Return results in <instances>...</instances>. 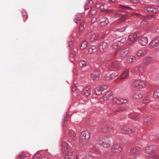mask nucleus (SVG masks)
Wrapping results in <instances>:
<instances>
[{
  "instance_id": "nucleus-28",
  "label": "nucleus",
  "mask_w": 159,
  "mask_h": 159,
  "mask_svg": "<svg viewBox=\"0 0 159 159\" xmlns=\"http://www.w3.org/2000/svg\"><path fill=\"white\" fill-rule=\"evenodd\" d=\"M137 37V34L135 33H133L129 35L128 37V39L129 41L134 42L136 39Z\"/></svg>"
},
{
  "instance_id": "nucleus-10",
  "label": "nucleus",
  "mask_w": 159,
  "mask_h": 159,
  "mask_svg": "<svg viewBox=\"0 0 159 159\" xmlns=\"http://www.w3.org/2000/svg\"><path fill=\"white\" fill-rule=\"evenodd\" d=\"M122 148L118 143H114L111 148V151L113 152L119 153L122 150Z\"/></svg>"
},
{
  "instance_id": "nucleus-11",
  "label": "nucleus",
  "mask_w": 159,
  "mask_h": 159,
  "mask_svg": "<svg viewBox=\"0 0 159 159\" xmlns=\"http://www.w3.org/2000/svg\"><path fill=\"white\" fill-rule=\"evenodd\" d=\"M118 52H119L120 55L122 57L126 56L128 53V48H122L120 50H117V52L114 54V55H116V53Z\"/></svg>"
},
{
  "instance_id": "nucleus-1",
  "label": "nucleus",
  "mask_w": 159,
  "mask_h": 159,
  "mask_svg": "<svg viewBox=\"0 0 159 159\" xmlns=\"http://www.w3.org/2000/svg\"><path fill=\"white\" fill-rule=\"evenodd\" d=\"M102 125L103 127L101 129V131L102 132L111 133L115 131V129L112 125L111 122L110 121H103Z\"/></svg>"
},
{
  "instance_id": "nucleus-3",
  "label": "nucleus",
  "mask_w": 159,
  "mask_h": 159,
  "mask_svg": "<svg viewBox=\"0 0 159 159\" xmlns=\"http://www.w3.org/2000/svg\"><path fill=\"white\" fill-rule=\"evenodd\" d=\"M149 47L153 48L157 50H159V36L152 40L149 44Z\"/></svg>"
},
{
  "instance_id": "nucleus-21",
  "label": "nucleus",
  "mask_w": 159,
  "mask_h": 159,
  "mask_svg": "<svg viewBox=\"0 0 159 159\" xmlns=\"http://www.w3.org/2000/svg\"><path fill=\"white\" fill-rule=\"evenodd\" d=\"M71 117L72 118H74V121L75 122H79L82 119V117L76 113L73 114Z\"/></svg>"
},
{
  "instance_id": "nucleus-52",
  "label": "nucleus",
  "mask_w": 159,
  "mask_h": 159,
  "mask_svg": "<svg viewBox=\"0 0 159 159\" xmlns=\"http://www.w3.org/2000/svg\"><path fill=\"white\" fill-rule=\"evenodd\" d=\"M126 28L125 27H124L122 28L117 29V31H119L120 32H123L125 30Z\"/></svg>"
},
{
  "instance_id": "nucleus-7",
  "label": "nucleus",
  "mask_w": 159,
  "mask_h": 159,
  "mask_svg": "<svg viewBox=\"0 0 159 159\" xmlns=\"http://www.w3.org/2000/svg\"><path fill=\"white\" fill-rule=\"evenodd\" d=\"M145 82L144 81L136 80L132 83V86L134 88H142L145 87Z\"/></svg>"
},
{
  "instance_id": "nucleus-9",
  "label": "nucleus",
  "mask_w": 159,
  "mask_h": 159,
  "mask_svg": "<svg viewBox=\"0 0 159 159\" xmlns=\"http://www.w3.org/2000/svg\"><path fill=\"white\" fill-rule=\"evenodd\" d=\"M135 131V129L131 127L123 126L121 128L120 131L121 133L124 134H130L133 132Z\"/></svg>"
},
{
  "instance_id": "nucleus-32",
  "label": "nucleus",
  "mask_w": 159,
  "mask_h": 159,
  "mask_svg": "<svg viewBox=\"0 0 159 159\" xmlns=\"http://www.w3.org/2000/svg\"><path fill=\"white\" fill-rule=\"evenodd\" d=\"M129 74V70L127 69L125 70L124 72L120 75V78L121 79L126 78Z\"/></svg>"
},
{
  "instance_id": "nucleus-54",
  "label": "nucleus",
  "mask_w": 159,
  "mask_h": 159,
  "mask_svg": "<svg viewBox=\"0 0 159 159\" xmlns=\"http://www.w3.org/2000/svg\"><path fill=\"white\" fill-rule=\"evenodd\" d=\"M23 17V20L24 22H25L28 18L27 16L26 13H25L24 14L22 15Z\"/></svg>"
},
{
  "instance_id": "nucleus-22",
  "label": "nucleus",
  "mask_w": 159,
  "mask_h": 159,
  "mask_svg": "<svg viewBox=\"0 0 159 159\" xmlns=\"http://www.w3.org/2000/svg\"><path fill=\"white\" fill-rule=\"evenodd\" d=\"M148 52L147 48H144L139 50L137 52V55L139 57L143 56L144 55Z\"/></svg>"
},
{
  "instance_id": "nucleus-6",
  "label": "nucleus",
  "mask_w": 159,
  "mask_h": 159,
  "mask_svg": "<svg viewBox=\"0 0 159 159\" xmlns=\"http://www.w3.org/2000/svg\"><path fill=\"white\" fill-rule=\"evenodd\" d=\"M100 143L101 146L104 148H108L110 146L111 141L110 139L107 137H105L102 139Z\"/></svg>"
},
{
  "instance_id": "nucleus-53",
  "label": "nucleus",
  "mask_w": 159,
  "mask_h": 159,
  "mask_svg": "<svg viewBox=\"0 0 159 159\" xmlns=\"http://www.w3.org/2000/svg\"><path fill=\"white\" fill-rule=\"evenodd\" d=\"M76 54L75 53H73L72 52V51H71L70 53V57L71 59H74L76 55Z\"/></svg>"
},
{
  "instance_id": "nucleus-46",
  "label": "nucleus",
  "mask_w": 159,
  "mask_h": 159,
  "mask_svg": "<svg viewBox=\"0 0 159 159\" xmlns=\"http://www.w3.org/2000/svg\"><path fill=\"white\" fill-rule=\"evenodd\" d=\"M138 70L140 72L142 73L144 71V68L143 66H138L137 67Z\"/></svg>"
},
{
  "instance_id": "nucleus-56",
  "label": "nucleus",
  "mask_w": 159,
  "mask_h": 159,
  "mask_svg": "<svg viewBox=\"0 0 159 159\" xmlns=\"http://www.w3.org/2000/svg\"><path fill=\"white\" fill-rule=\"evenodd\" d=\"M101 88V89H102V91H103L104 90L108 88V86L107 85H103L100 87Z\"/></svg>"
},
{
  "instance_id": "nucleus-41",
  "label": "nucleus",
  "mask_w": 159,
  "mask_h": 159,
  "mask_svg": "<svg viewBox=\"0 0 159 159\" xmlns=\"http://www.w3.org/2000/svg\"><path fill=\"white\" fill-rule=\"evenodd\" d=\"M120 45V42L117 41V42L114 43L111 45V47L114 49H116L118 48V46Z\"/></svg>"
},
{
  "instance_id": "nucleus-24",
  "label": "nucleus",
  "mask_w": 159,
  "mask_h": 159,
  "mask_svg": "<svg viewBox=\"0 0 159 159\" xmlns=\"http://www.w3.org/2000/svg\"><path fill=\"white\" fill-rule=\"evenodd\" d=\"M99 39L98 35L97 34H92L90 38V41L93 43Z\"/></svg>"
},
{
  "instance_id": "nucleus-14",
  "label": "nucleus",
  "mask_w": 159,
  "mask_h": 159,
  "mask_svg": "<svg viewBox=\"0 0 159 159\" xmlns=\"http://www.w3.org/2000/svg\"><path fill=\"white\" fill-rule=\"evenodd\" d=\"M142 150V149L140 147H135L131 149L130 152L131 153L133 154H137L139 153Z\"/></svg>"
},
{
  "instance_id": "nucleus-62",
  "label": "nucleus",
  "mask_w": 159,
  "mask_h": 159,
  "mask_svg": "<svg viewBox=\"0 0 159 159\" xmlns=\"http://www.w3.org/2000/svg\"><path fill=\"white\" fill-rule=\"evenodd\" d=\"M125 159H136V158L134 157H130L128 156Z\"/></svg>"
},
{
  "instance_id": "nucleus-51",
  "label": "nucleus",
  "mask_w": 159,
  "mask_h": 159,
  "mask_svg": "<svg viewBox=\"0 0 159 159\" xmlns=\"http://www.w3.org/2000/svg\"><path fill=\"white\" fill-rule=\"evenodd\" d=\"M151 117L150 116H147L144 119V121L147 123L149 122L150 120Z\"/></svg>"
},
{
  "instance_id": "nucleus-20",
  "label": "nucleus",
  "mask_w": 159,
  "mask_h": 159,
  "mask_svg": "<svg viewBox=\"0 0 159 159\" xmlns=\"http://www.w3.org/2000/svg\"><path fill=\"white\" fill-rule=\"evenodd\" d=\"M153 61V59L151 57H146L144 58L143 60V63L145 65H148Z\"/></svg>"
},
{
  "instance_id": "nucleus-31",
  "label": "nucleus",
  "mask_w": 159,
  "mask_h": 159,
  "mask_svg": "<svg viewBox=\"0 0 159 159\" xmlns=\"http://www.w3.org/2000/svg\"><path fill=\"white\" fill-rule=\"evenodd\" d=\"M76 17L75 18L74 20L75 21V22L76 24H78V22L77 21V20H81V18L83 17V16L82 15V14L81 13H78L77 14L75 15Z\"/></svg>"
},
{
  "instance_id": "nucleus-15",
  "label": "nucleus",
  "mask_w": 159,
  "mask_h": 159,
  "mask_svg": "<svg viewBox=\"0 0 159 159\" xmlns=\"http://www.w3.org/2000/svg\"><path fill=\"white\" fill-rule=\"evenodd\" d=\"M143 92L138 91L134 93L133 97L134 99H137L141 98L143 96Z\"/></svg>"
},
{
  "instance_id": "nucleus-64",
  "label": "nucleus",
  "mask_w": 159,
  "mask_h": 159,
  "mask_svg": "<svg viewBox=\"0 0 159 159\" xmlns=\"http://www.w3.org/2000/svg\"><path fill=\"white\" fill-rule=\"evenodd\" d=\"M153 159H159V155H156L153 157Z\"/></svg>"
},
{
  "instance_id": "nucleus-27",
  "label": "nucleus",
  "mask_w": 159,
  "mask_h": 159,
  "mask_svg": "<svg viewBox=\"0 0 159 159\" xmlns=\"http://www.w3.org/2000/svg\"><path fill=\"white\" fill-rule=\"evenodd\" d=\"M149 139L151 141H157L159 140V134L150 135L149 137Z\"/></svg>"
},
{
  "instance_id": "nucleus-40",
  "label": "nucleus",
  "mask_w": 159,
  "mask_h": 159,
  "mask_svg": "<svg viewBox=\"0 0 159 159\" xmlns=\"http://www.w3.org/2000/svg\"><path fill=\"white\" fill-rule=\"evenodd\" d=\"M65 152H66L65 155L66 156L71 157L73 154V150H72L70 148L68 149Z\"/></svg>"
},
{
  "instance_id": "nucleus-59",
  "label": "nucleus",
  "mask_w": 159,
  "mask_h": 159,
  "mask_svg": "<svg viewBox=\"0 0 159 159\" xmlns=\"http://www.w3.org/2000/svg\"><path fill=\"white\" fill-rule=\"evenodd\" d=\"M139 118L138 116L135 115L132 117L131 119L134 120H136L138 119Z\"/></svg>"
},
{
  "instance_id": "nucleus-17",
  "label": "nucleus",
  "mask_w": 159,
  "mask_h": 159,
  "mask_svg": "<svg viewBox=\"0 0 159 159\" xmlns=\"http://www.w3.org/2000/svg\"><path fill=\"white\" fill-rule=\"evenodd\" d=\"M127 109V107L126 106L119 107L113 110L115 112H122L125 111Z\"/></svg>"
},
{
  "instance_id": "nucleus-29",
  "label": "nucleus",
  "mask_w": 159,
  "mask_h": 159,
  "mask_svg": "<svg viewBox=\"0 0 159 159\" xmlns=\"http://www.w3.org/2000/svg\"><path fill=\"white\" fill-rule=\"evenodd\" d=\"M95 7L97 8H99L102 10L104 8V4L98 1L96 2Z\"/></svg>"
},
{
  "instance_id": "nucleus-33",
  "label": "nucleus",
  "mask_w": 159,
  "mask_h": 159,
  "mask_svg": "<svg viewBox=\"0 0 159 159\" xmlns=\"http://www.w3.org/2000/svg\"><path fill=\"white\" fill-rule=\"evenodd\" d=\"M111 95L112 94L111 92H108L103 96V98L105 100H107Z\"/></svg>"
},
{
  "instance_id": "nucleus-13",
  "label": "nucleus",
  "mask_w": 159,
  "mask_h": 159,
  "mask_svg": "<svg viewBox=\"0 0 159 159\" xmlns=\"http://www.w3.org/2000/svg\"><path fill=\"white\" fill-rule=\"evenodd\" d=\"M138 42L141 46H145L148 43V39L146 37H142L139 39Z\"/></svg>"
},
{
  "instance_id": "nucleus-39",
  "label": "nucleus",
  "mask_w": 159,
  "mask_h": 159,
  "mask_svg": "<svg viewBox=\"0 0 159 159\" xmlns=\"http://www.w3.org/2000/svg\"><path fill=\"white\" fill-rule=\"evenodd\" d=\"M27 155L26 154L24 153H21L18 156V159H25L27 158Z\"/></svg>"
},
{
  "instance_id": "nucleus-36",
  "label": "nucleus",
  "mask_w": 159,
  "mask_h": 159,
  "mask_svg": "<svg viewBox=\"0 0 159 159\" xmlns=\"http://www.w3.org/2000/svg\"><path fill=\"white\" fill-rule=\"evenodd\" d=\"M88 42L87 41L85 40L82 43L80 48L81 49H84L86 48L87 46Z\"/></svg>"
},
{
  "instance_id": "nucleus-12",
  "label": "nucleus",
  "mask_w": 159,
  "mask_h": 159,
  "mask_svg": "<svg viewBox=\"0 0 159 159\" xmlns=\"http://www.w3.org/2000/svg\"><path fill=\"white\" fill-rule=\"evenodd\" d=\"M101 72L99 70H94L91 74V76L93 80H94L99 77Z\"/></svg>"
},
{
  "instance_id": "nucleus-49",
  "label": "nucleus",
  "mask_w": 159,
  "mask_h": 159,
  "mask_svg": "<svg viewBox=\"0 0 159 159\" xmlns=\"http://www.w3.org/2000/svg\"><path fill=\"white\" fill-rule=\"evenodd\" d=\"M68 114H66V115L64 116V120L63 121V126H64V125H65V123L68 120Z\"/></svg>"
},
{
  "instance_id": "nucleus-61",
  "label": "nucleus",
  "mask_w": 159,
  "mask_h": 159,
  "mask_svg": "<svg viewBox=\"0 0 159 159\" xmlns=\"http://www.w3.org/2000/svg\"><path fill=\"white\" fill-rule=\"evenodd\" d=\"M71 51H72L73 53L76 54L78 52V49L76 48H74Z\"/></svg>"
},
{
  "instance_id": "nucleus-30",
  "label": "nucleus",
  "mask_w": 159,
  "mask_h": 159,
  "mask_svg": "<svg viewBox=\"0 0 159 159\" xmlns=\"http://www.w3.org/2000/svg\"><path fill=\"white\" fill-rule=\"evenodd\" d=\"M68 136L70 137L72 139H74L75 134V132L72 130H68L67 131Z\"/></svg>"
},
{
  "instance_id": "nucleus-4",
  "label": "nucleus",
  "mask_w": 159,
  "mask_h": 159,
  "mask_svg": "<svg viewBox=\"0 0 159 159\" xmlns=\"http://www.w3.org/2000/svg\"><path fill=\"white\" fill-rule=\"evenodd\" d=\"M157 147L155 145H152L146 147L144 149L145 152L149 155H152L156 152Z\"/></svg>"
},
{
  "instance_id": "nucleus-19",
  "label": "nucleus",
  "mask_w": 159,
  "mask_h": 159,
  "mask_svg": "<svg viewBox=\"0 0 159 159\" xmlns=\"http://www.w3.org/2000/svg\"><path fill=\"white\" fill-rule=\"evenodd\" d=\"M110 67L112 68L116 69H120V66L119 62L116 61H114L111 62L110 65Z\"/></svg>"
},
{
  "instance_id": "nucleus-63",
  "label": "nucleus",
  "mask_w": 159,
  "mask_h": 159,
  "mask_svg": "<svg viewBox=\"0 0 159 159\" xmlns=\"http://www.w3.org/2000/svg\"><path fill=\"white\" fill-rule=\"evenodd\" d=\"M88 51L89 53L90 54H91L93 53V50H92V49L91 48H89V49Z\"/></svg>"
},
{
  "instance_id": "nucleus-57",
  "label": "nucleus",
  "mask_w": 159,
  "mask_h": 159,
  "mask_svg": "<svg viewBox=\"0 0 159 159\" xmlns=\"http://www.w3.org/2000/svg\"><path fill=\"white\" fill-rule=\"evenodd\" d=\"M126 40V39L125 38H123L122 39H121V40L120 41H118V42H120V45H121V43H123L124 42H125Z\"/></svg>"
},
{
  "instance_id": "nucleus-35",
  "label": "nucleus",
  "mask_w": 159,
  "mask_h": 159,
  "mask_svg": "<svg viewBox=\"0 0 159 159\" xmlns=\"http://www.w3.org/2000/svg\"><path fill=\"white\" fill-rule=\"evenodd\" d=\"M153 96L155 98H159V89H157L154 92Z\"/></svg>"
},
{
  "instance_id": "nucleus-16",
  "label": "nucleus",
  "mask_w": 159,
  "mask_h": 159,
  "mask_svg": "<svg viewBox=\"0 0 159 159\" xmlns=\"http://www.w3.org/2000/svg\"><path fill=\"white\" fill-rule=\"evenodd\" d=\"M144 10L150 13H155L158 11L157 8L150 7V6L146 7L144 8Z\"/></svg>"
},
{
  "instance_id": "nucleus-23",
  "label": "nucleus",
  "mask_w": 159,
  "mask_h": 159,
  "mask_svg": "<svg viewBox=\"0 0 159 159\" xmlns=\"http://www.w3.org/2000/svg\"><path fill=\"white\" fill-rule=\"evenodd\" d=\"M93 1L89 0L87 1L85 5L84 9L85 10H88L89 7H91L93 6Z\"/></svg>"
},
{
  "instance_id": "nucleus-42",
  "label": "nucleus",
  "mask_w": 159,
  "mask_h": 159,
  "mask_svg": "<svg viewBox=\"0 0 159 159\" xmlns=\"http://www.w3.org/2000/svg\"><path fill=\"white\" fill-rule=\"evenodd\" d=\"M118 75V73L117 72H115L114 73H112L110 74V75L109 76V80L111 79H113L115 77H116Z\"/></svg>"
},
{
  "instance_id": "nucleus-34",
  "label": "nucleus",
  "mask_w": 159,
  "mask_h": 159,
  "mask_svg": "<svg viewBox=\"0 0 159 159\" xmlns=\"http://www.w3.org/2000/svg\"><path fill=\"white\" fill-rule=\"evenodd\" d=\"M96 13L97 11L95 10H91L89 11L88 15L89 17L93 16L96 14Z\"/></svg>"
},
{
  "instance_id": "nucleus-58",
  "label": "nucleus",
  "mask_w": 159,
  "mask_h": 159,
  "mask_svg": "<svg viewBox=\"0 0 159 159\" xmlns=\"http://www.w3.org/2000/svg\"><path fill=\"white\" fill-rule=\"evenodd\" d=\"M97 19V17L93 16V17L92 18L91 20V23L93 24L94 22H95L96 20Z\"/></svg>"
},
{
  "instance_id": "nucleus-47",
  "label": "nucleus",
  "mask_w": 159,
  "mask_h": 159,
  "mask_svg": "<svg viewBox=\"0 0 159 159\" xmlns=\"http://www.w3.org/2000/svg\"><path fill=\"white\" fill-rule=\"evenodd\" d=\"M93 157L92 155L89 154L82 158L81 159H93ZM77 159H78L77 158Z\"/></svg>"
},
{
  "instance_id": "nucleus-44",
  "label": "nucleus",
  "mask_w": 159,
  "mask_h": 159,
  "mask_svg": "<svg viewBox=\"0 0 159 159\" xmlns=\"http://www.w3.org/2000/svg\"><path fill=\"white\" fill-rule=\"evenodd\" d=\"M128 16L126 15H121V17L118 19L119 20H121L122 21H124L126 19L128 18Z\"/></svg>"
},
{
  "instance_id": "nucleus-48",
  "label": "nucleus",
  "mask_w": 159,
  "mask_h": 159,
  "mask_svg": "<svg viewBox=\"0 0 159 159\" xmlns=\"http://www.w3.org/2000/svg\"><path fill=\"white\" fill-rule=\"evenodd\" d=\"M70 41H69L68 42V45L70 47H71V46H72L73 44V42L72 40V37L71 36H70Z\"/></svg>"
},
{
  "instance_id": "nucleus-26",
  "label": "nucleus",
  "mask_w": 159,
  "mask_h": 159,
  "mask_svg": "<svg viewBox=\"0 0 159 159\" xmlns=\"http://www.w3.org/2000/svg\"><path fill=\"white\" fill-rule=\"evenodd\" d=\"M99 23H103V25H106L108 23V20L105 17L101 16L99 20Z\"/></svg>"
},
{
  "instance_id": "nucleus-5",
  "label": "nucleus",
  "mask_w": 159,
  "mask_h": 159,
  "mask_svg": "<svg viewBox=\"0 0 159 159\" xmlns=\"http://www.w3.org/2000/svg\"><path fill=\"white\" fill-rule=\"evenodd\" d=\"M128 99L126 98H123L121 97H116L112 100V102L117 105H121L126 103Z\"/></svg>"
},
{
  "instance_id": "nucleus-43",
  "label": "nucleus",
  "mask_w": 159,
  "mask_h": 159,
  "mask_svg": "<svg viewBox=\"0 0 159 159\" xmlns=\"http://www.w3.org/2000/svg\"><path fill=\"white\" fill-rule=\"evenodd\" d=\"M120 7L121 8L124 9L125 10H131L132 9L129 7L124 5H120Z\"/></svg>"
},
{
  "instance_id": "nucleus-55",
  "label": "nucleus",
  "mask_w": 159,
  "mask_h": 159,
  "mask_svg": "<svg viewBox=\"0 0 159 159\" xmlns=\"http://www.w3.org/2000/svg\"><path fill=\"white\" fill-rule=\"evenodd\" d=\"M49 157L48 155H44L43 157L39 158V159H49Z\"/></svg>"
},
{
  "instance_id": "nucleus-37",
  "label": "nucleus",
  "mask_w": 159,
  "mask_h": 159,
  "mask_svg": "<svg viewBox=\"0 0 159 159\" xmlns=\"http://www.w3.org/2000/svg\"><path fill=\"white\" fill-rule=\"evenodd\" d=\"M79 65L80 67H84L86 66L87 63L84 60H81L79 61Z\"/></svg>"
},
{
  "instance_id": "nucleus-60",
  "label": "nucleus",
  "mask_w": 159,
  "mask_h": 159,
  "mask_svg": "<svg viewBox=\"0 0 159 159\" xmlns=\"http://www.w3.org/2000/svg\"><path fill=\"white\" fill-rule=\"evenodd\" d=\"M104 2H107V3H108V2H110V3H113V2H116V0H104Z\"/></svg>"
},
{
  "instance_id": "nucleus-18",
  "label": "nucleus",
  "mask_w": 159,
  "mask_h": 159,
  "mask_svg": "<svg viewBox=\"0 0 159 159\" xmlns=\"http://www.w3.org/2000/svg\"><path fill=\"white\" fill-rule=\"evenodd\" d=\"M83 95L86 97L91 95L90 90L89 87H85L82 91Z\"/></svg>"
},
{
  "instance_id": "nucleus-45",
  "label": "nucleus",
  "mask_w": 159,
  "mask_h": 159,
  "mask_svg": "<svg viewBox=\"0 0 159 159\" xmlns=\"http://www.w3.org/2000/svg\"><path fill=\"white\" fill-rule=\"evenodd\" d=\"M84 23L83 22H82L80 24L79 27V30L80 32H81L84 29Z\"/></svg>"
},
{
  "instance_id": "nucleus-2",
  "label": "nucleus",
  "mask_w": 159,
  "mask_h": 159,
  "mask_svg": "<svg viewBox=\"0 0 159 159\" xmlns=\"http://www.w3.org/2000/svg\"><path fill=\"white\" fill-rule=\"evenodd\" d=\"M109 45L108 43L103 41L98 44V48L100 52L103 53L107 52Z\"/></svg>"
},
{
  "instance_id": "nucleus-25",
  "label": "nucleus",
  "mask_w": 159,
  "mask_h": 159,
  "mask_svg": "<svg viewBox=\"0 0 159 159\" xmlns=\"http://www.w3.org/2000/svg\"><path fill=\"white\" fill-rule=\"evenodd\" d=\"M61 148L62 150L64 152L66 151L70 148H69L68 144L66 142L63 141L62 142Z\"/></svg>"
},
{
  "instance_id": "nucleus-8",
  "label": "nucleus",
  "mask_w": 159,
  "mask_h": 159,
  "mask_svg": "<svg viewBox=\"0 0 159 159\" xmlns=\"http://www.w3.org/2000/svg\"><path fill=\"white\" fill-rule=\"evenodd\" d=\"M90 136V134L88 130L82 132L80 136V139L84 141H88Z\"/></svg>"
},
{
  "instance_id": "nucleus-50",
  "label": "nucleus",
  "mask_w": 159,
  "mask_h": 159,
  "mask_svg": "<svg viewBox=\"0 0 159 159\" xmlns=\"http://www.w3.org/2000/svg\"><path fill=\"white\" fill-rule=\"evenodd\" d=\"M40 155L39 154H34L31 159H39Z\"/></svg>"
},
{
  "instance_id": "nucleus-38",
  "label": "nucleus",
  "mask_w": 159,
  "mask_h": 159,
  "mask_svg": "<svg viewBox=\"0 0 159 159\" xmlns=\"http://www.w3.org/2000/svg\"><path fill=\"white\" fill-rule=\"evenodd\" d=\"M102 91L101 89V88L98 87L96 88L95 90V94L98 95H99L102 93Z\"/></svg>"
}]
</instances>
